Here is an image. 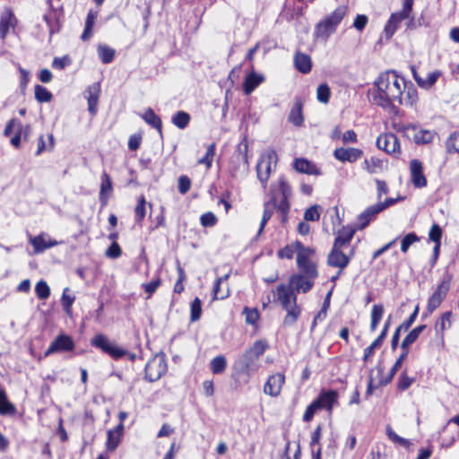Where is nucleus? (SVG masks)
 Wrapping results in <instances>:
<instances>
[{
    "label": "nucleus",
    "mask_w": 459,
    "mask_h": 459,
    "mask_svg": "<svg viewBox=\"0 0 459 459\" xmlns=\"http://www.w3.org/2000/svg\"><path fill=\"white\" fill-rule=\"evenodd\" d=\"M214 299H224L230 296L229 286L222 287V284L215 282L212 290Z\"/></svg>",
    "instance_id": "obj_56"
},
{
    "label": "nucleus",
    "mask_w": 459,
    "mask_h": 459,
    "mask_svg": "<svg viewBox=\"0 0 459 459\" xmlns=\"http://www.w3.org/2000/svg\"><path fill=\"white\" fill-rule=\"evenodd\" d=\"M289 198L281 197L280 202L276 200V210L281 214V221L282 223L287 222L288 221V213L290 211V203L288 201Z\"/></svg>",
    "instance_id": "obj_47"
},
{
    "label": "nucleus",
    "mask_w": 459,
    "mask_h": 459,
    "mask_svg": "<svg viewBox=\"0 0 459 459\" xmlns=\"http://www.w3.org/2000/svg\"><path fill=\"white\" fill-rule=\"evenodd\" d=\"M347 13L345 5L338 6L330 15L319 22L315 28V36L317 39H327L333 34Z\"/></svg>",
    "instance_id": "obj_3"
},
{
    "label": "nucleus",
    "mask_w": 459,
    "mask_h": 459,
    "mask_svg": "<svg viewBox=\"0 0 459 459\" xmlns=\"http://www.w3.org/2000/svg\"><path fill=\"white\" fill-rule=\"evenodd\" d=\"M30 243L33 246L35 254L42 253L46 249L53 247L58 244L57 241L50 239L44 233L36 237H30Z\"/></svg>",
    "instance_id": "obj_22"
},
{
    "label": "nucleus",
    "mask_w": 459,
    "mask_h": 459,
    "mask_svg": "<svg viewBox=\"0 0 459 459\" xmlns=\"http://www.w3.org/2000/svg\"><path fill=\"white\" fill-rule=\"evenodd\" d=\"M459 438V415L451 419L444 428L442 446L450 447Z\"/></svg>",
    "instance_id": "obj_14"
},
{
    "label": "nucleus",
    "mask_w": 459,
    "mask_h": 459,
    "mask_svg": "<svg viewBox=\"0 0 459 459\" xmlns=\"http://www.w3.org/2000/svg\"><path fill=\"white\" fill-rule=\"evenodd\" d=\"M294 169L300 173H305L307 175H320V170L316 168V166L311 161L299 158L294 160L293 163Z\"/></svg>",
    "instance_id": "obj_28"
},
{
    "label": "nucleus",
    "mask_w": 459,
    "mask_h": 459,
    "mask_svg": "<svg viewBox=\"0 0 459 459\" xmlns=\"http://www.w3.org/2000/svg\"><path fill=\"white\" fill-rule=\"evenodd\" d=\"M343 247H339L337 244H333L331 252L327 257V264L332 267L339 268L340 271L345 269L353 255L351 251L349 255L344 253Z\"/></svg>",
    "instance_id": "obj_10"
},
{
    "label": "nucleus",
    "mask_w": 459,
    "mask_h": 459,
    "mask_svg": "<svg viewBox=\"0 0 459 459\" xmlns=\"http://www.w3.org/2000/svg\"><path fill=\"white\" fill-rule=\"evenodd\" d=\"M124 430L122 423L118 424L115 429H109L107 433V449L114 451L119 445L120 437Z\"/></svg>",
    "instance_id": "obj_29"
},
{
    "label": "nucleus",
    "mask_w": 459,
    "mask_h": 459,
    "mask_svg": "<svg viewBox=\"0 0 459 459\" xmlns=\"http://www.w3.org/2000/svg\"><path fill=\"white\" fill-rule=\"evenodd\" d=\"M71 63L72 60L68 56L55 57L52 61V67L54 69L63 70L65 67L70 65Z\"/></svg>",
    "instance_id": "obj_60"
},
{
    "label": "nucleus",
    "mask_w": 459,
    "mask_h": 459,
    "mask_svg": "<svg viewBox=\"0 0 459 459\" xmlns=\"http://www.w3.org/2000/svg\"><path fill=\"white\" fill-rule=\"evenodd\" d=\"M91 344L101 350L104 353L108 354L111 358L118 359L125 356L127 352L126 350L117 346L111 342L106 335L102 333L96 334L91 340Z\"/></svg>",
    "instance_id": "obj_7"
},
{
    "label": "nucleus",
    "mask_w": 459,
    "mask_h": 459,
    "mask_svg": "<svg viewBox=\"0 0 459 459\" xmlns=\"http://www.w3.org/2000/svg\"><path fill=\"white\" fill-rule=\"evenodd\" d=\"M96 18H97V13L91 10L87 14L86 22H85V28L81 36V39L83 41H85L91 38V30L94 25Z\"/></svg>",
    "instance_id": "obj_44"
},
{
    "label": "nucleus",
    "mask_w": 459,
    "mask_h": 459,
    "mask_svg": "<svg viewBox=\"0 0 459 459\" xmlns=\"http://www.w3.org/2000/svg\"><path fill=\"white\" fill-rule=\"evenodd\" d=\"M105 254L107 257L116 259L121 255L122 250L117 242L114 241L112 242L110 247L106 250Z\"/></svg>",
    "instance_id": "obj_64"
},
{
    "label": "nucleus",
    "mask_w": 459,
    "mask_h": 459,
    "mask_svg": "<svg viewBox=\"0 0 459 459\" xmlns=\"http://www.w3.org/2000/svg\"><path fill=\"white\" fill-rule=\"evenodd\" d=\"M295 249L297 251V264L311 262V257L315 254L313 248L304 247L302 243L297 241L295 243Z\"/></svg>",
    "instance_id": "obj_32"
},
{
    "label": "nucleus",
    "mask_w": 459,
    "mask_h": 459,
    "mask_svg": "<svg viewBox=\"0 0 459 459\" xmlns=\"http://www.w3.org/2000/svg\"><path fill=\"white\" fill-rule=\"evenodd\" d=\"M412 73H413V78L417 82L418 85L424 89H429L430 87H432L436 83V82L437 81L438 77L441 74L440 72L434 71V72L429 74L426 79H422L418 76L414 68H412Z\"/></svg>",
    "instance_id": "obj_34"
},
{
    "label": "nucleus",
    "mask_w": 459,
    "mask_h": 459,
    "mask_svg": "<svg viewBox=\"0 0 459 459\" xmlns=\"http://www.w3.org/2000/svg\"><path fill=\"white\" fill-rule=\"evenodd\" d=\"M320 410V407L315 401H313L306 409L304 414H303V420L306 422H309L312 420L314 415L316 413V411Z\"/></svg>",
    "instance_id": "obj_62"
},
{
    "label": "nucleus",
    "mask_w": 459,
    "mask_h": 459,
    "mask_svg": "<svg viewBox=\"0 0 459 459\" xmlns=\"http://www.w3.org/2000/svg\"><path fill=\"white\" fill-rule=\"evenodd\" d=\"M273 299L279 301L287 313L283 324L285 325L295 324L300 316L301 309L297 305V295L293 289L285 284H280L273 293Z\"/></svg>",
    "instance_id": "obj_2"
},
{
    "label": "nucleus",
    "mask_w": 459,
    "mask_h": 459,
    "mask_svg": "<svg viewBox=\"0 0 459 459\" xmlns=\"http://www.w3.org/2000/svg\"><path fill=\"white\" fill-rule=\"evenodd\" d=\"M115 50L107 45L100 44L98 47V55L103 64H109L115 56Z\"/></svg>",
    "instance_id": "obj_42"
},
{
    "label": "nucleus",
    "mask_w": 459,
    "mask_h": 459,
    "mask_svg": "<svg viewBox=\"0 0 459 459\" xmlns=\"http://www.w3.org/2000/svg\"><path fill=\"white\" fill-rule=\"evenodd\" d=\"M167 371L165 359L160 354L153 356L145 366V379L149 382L157 381Z\"/></svg>",
    "instance_id": "obj_9"
},
{
    "label": "nucleus",
    "mask_w": 459,
    "mask_h": 459,
    "mask_svg": "<svg viewBox=\"0 0 459 459\" xmlns=\"http://www.w3.org/2000/svg\"><path fill=\"white\" fill-rule=\"evenodd\" d=\"M142 118L145 121L146 124L157 129L159 134L162 133V122L160 117L154 113V111L149 108L141 116Z\"/></svg>",
    "instance_id": "obj_33"
},
{
    "label": "nucleus",
    "mask_w": 459,
    "mask_h": 459,
    "mask_svg": "<svg viewBox=\"0 0 459 459\" xmlns=\"http://www.w3.org/2000/svg\"><path fill=\"white\" fill-rule=\"evenodd\" d=\"M275 208H276V195L274 194H273L270 200L268 202H265L264 204V213H263L260 227H259V230L257 232L258 235H260L263 232L267 221L272 218Z\"/></svg>",
    "instance_id": "obj_27"
},
{
    "label": "nucleus",
    "mask_w": 459,
    "mask_h": 459,
    "mask_svg": "<svg viewBox=\"0 0 459 459\" xmlns=\"http://www.w3.org/2000/svg\"><path fill=\"white\" fill-rule=\"evenodd\" d=\"M264 81L262 74L255 72L250 73L246 76L243 83V91L246 95L251 94L256 87H258Z\"/></svg>",
    "instance_id": "obj_26"
},
{
    "label": "nucleus",
    "mask_w": 459,
    "mask_h": 459,
    "mask_svg": "<svg viewBox=\"0 0 459 459\" xmlns=\"http://www.w3.org/2000/svg\"><path fill=\"white\" fill-rule=\"evenodd\" d=\"M410 172L411 182L415 187H424L427 186V178L423 174L422 162L417 159L410 162Z\"/></svg>",
    "instance_id": "obj_18"
},
{
    "label": "nucleus",
    "mask_w": 459,
    "mask_h": 459,
    "mask_svg": "<svg viewBox=\"0 0 459 459\" xmlns=\"http://www.w3.org/2000/svg\"><path fill=\"white\" fill-rule=\"evenodd\" d=\"M48 138L49 140V145L48 147H47V144H46V141H45V138H44V135L41 134L39 137V142H38V149L35 152V155L36 156H39L44 151H51L53 148H54V144H55V141H54V136L52 134H48Z\"/></svg>",
    "instance_id": "obj_50"
},
{
    "label": "nucleus",
    "mask_w": 459,
    "mask_h": 459,
    "mask_svg": "<svg viewBox=\"0 0 459 459\" xmlns=\"http://www.w3.org/2000/svg\"><path fill=\"white\" fill-rule=\"evenodd\" d=\"M358 230L357 225L355 227H342V229L338 231V235L335 238L333 244H337L339 247L343 248L349 247L351 241Z\"/></svg>",
    "instance_id": "obj_24"
},
{
    "label": "nucleus",
    "mask_w": 459,
    "mask_h": 459,
    "mask_svg": "<svg viewBox=\"0 0 459 459\" xmlns=\"http://www.w3.org/2000/svg\"><path fill=\"white\" fill-rule=\"evenodd\" d=\"M363 169L370 174H377L383 169V161L376 157L366 159L363 162Z\"/></svg>",
    "instance_id": "obj_40"
},
{
    "label": "nucleus",
    "mask_w": 459,
    "mask_h": 459,
    "mask_svg": "<svg viewBox=\"0 0 459 459\" xmlns=\"http://www.w3.org/2000/svg\"><path fill=\"white\" fill-rule=\"evenodd\" d=\"M316 279L308 278L305 275L294 274L290 279V286L294 292L306 293L314 286Z\"/></svg>",
    "instance_id": "obj_19"
},
{
    "label": "nucleus",
    "mask_w": 459,
    "mask_h": 459,
    "mask_svg": "<svg viewBox=\"0 0 459 459\" xmlns=\"http://www.w3.org/2000/svg\"><path fill=\"white\" fill-rule=\"evenodd\" d=\"M200 222L203 227H213L217 223V217L212 212L201 215Z\"/></svg>",
    "instance_id": "obj_58"
},
{
    "label": "nucleus",
    "mask_w": 459,
    "mask_h": 459,
    "mask_svg": "<svg viewBox=\"0 0 459 459\" xmlns=\"http://www.w3.org/2000/svg\"><path fill=\"white\" fill-rule=\"evenodd\" d=\"M426 328L425 325H419L412 329L403 340L401 348L403 351H408V348L410 345H411L413 342L417 341L420 334L423 332V330Z\"/></svg>",
    "instance_id": "obj_36"
},
{
    "label": "nucleus",
    "mask_w": 459,
    "mask_h": 459,
    "mask_svg": "<svg viewBox=\"0 0 459 459\" xmlns=\"http://www.w3.org/2000/svg\"><path fill=\"white\" fill-rule=\"evenodd\" d=\"M298 268L300 272V275H305L308 278L316 279L318 276V272L316 269V265L311 261L308 263H303L300 264H297Z\"/></svg>",
    "instance_id": "obj_43"
},
{
    "label": "nucleus",
    "mask_w": 459,
    "mask_h": 459,
    "mask_svg": "<svg viewBox=\"0 0 459 459\" xmlns=\"http://www.w3.org/2000/svg\"><path fill=\"white\" fill-rule=\"evenodd\" d=\"M414 131L413 139L414 142L418 144H425L429 143L434 139V133L429 130H417L416 127L412 126Z\"/></svg>",
    "instance_id": "obj_39"
},
{
    "label": "nucleus",
    "mask_w": 459,
    "mask_h": 459,
    "mask_svg": "<svg viewBox=\"0 0 459 459\" xmlns=\"http://www.w3.org/2000/svg\"><path fill=\"white\" fill-rule=\"evenodd\" d=\"M377 146L388 154L398 155L401 152L398 137L392 133L380 134L377 139Z\"/></svg>",
    "instance_id": "obj_12"
},
{
    "label": "nucleus",
    "mask_w": 459,
    "mask_h": 459,
    "mask_svg": "<svg viewBox=\"0 0 459 459\" xmlns=\"http://www.w3.org/2000/svg\"><path fill=\"white\" fill-rule=\"evenodd\" d=\"M302 108L303 104L301 100H297L289 114V121L296 126H300L303 125L304 117L302 113Z\"/></svg>",
    "instance_id": "obj_31"
},
{
    "label": "nucleus",
    "mask_w": 459,
    "mask_h": 459,
    "mask_svg": "<svg viewBox=\"0 0 459 459\" xmlns=\"http://www.w3.org/2000/svg\"><path fill=\"white\" fill-rule=\"evenodd\" d=\"M248 170L247 144L244 143L238 146L230 161V173L237 178L245 175Z\"/></svg>",
    "instance_id": "obj_6"
},
{
    "label": "nucleus",
    "mask_w": 459,
    "mask_h": 459,
    "mask_svg": "<svg viewBox=\"0 0 459 459\" xmlns=\"http://www.w3.org/2000/svg\"><path fill=\"white\" fill-rule=\"evenodd\" d=\"M361 150L357 148H337L333 152V156L336 160L342 162H354L362 156Z\"/></svg>",
    "instance_id": "obj_20"
},
{
    "label": "nucleus",
    "mask_w": 459,
    "mask_h": 459,
    "mask_svg": "<svg viewBox=\"0 0 459 459\" xmlns=\"http://www.w3.org/2000/svg\"><path fill=\"white\" fill-rule=\"evenodd\" d=\"M418 241L420 238L414 232L406 234L401 241V251L406 253L410 247Z\"/></svg>",
    "instance_id": "obj_52"
},
{
    "label": "nucleus",
    "mask_w": 459,
    "mask_h": 459,
    "mask_svg": "<svg viewBox=\"0 0 459 459\" xmlns=\"http://www.w3.org/2000/svg\"><path fill=\"white\" fill-rule=\"evenodd\" d=\"M331 91L327 83H321L316 89V99L319 102L326 104L329 102Z\"/></svg>",
    "instance_id": "obj_49"
},
{
    "label": "nucleus",
    "mask_w": 459,
    "mask_h": 459,
    "mask_svg": "<svg viewBox=\"0 0 459 459\" xmlns=\"http://www.w3.org/2000/svg\"><path fill=\"white\" fill-rule=\"evenodd\" d=\"M100 202L102 205H106L109 195L113 191L112 180L107 172H103L100 177Z\"/></svg>",
    "instance_id": "obj_25"
},
{
    "label": "nucleus",
    "mask_w": 459,
    "mask_h": 459,
    "mask_svg": "<svg viewBox=\"0 0 459 459\" xmlns=\"http://www.w3.org/2000/svg\"><path fill=\"white\" fill-rule=\"evenodd\" d=\"M338 393L335 390H329L322 392L319 396L315 400L316 404L321 409H326L329 412L333 410V405L336 403Z\"/></svg>",
    "instance_id": "obj_23"
},
{
    "label": "nucleus",
    "mask_w": 459,
    "mask_h": 459,
    "mask_svg": "<svg viewBox=\"0 0 459 459\" xmlns=\"http://www.w3.org/2000/svg\"><path fill=\"white\" fill-rule=\"evenodd\" d=\"M269 345L265 340H257L254 342L253 346L250 347L247 351L251 355L260 358L261 355L268 349Z\"/></svg>",
    "instance_id": "obj_46"
},
{
    "label": "nucleus",
    "mask_w": 459,
    "mask_h": 459,
    "mask_svg": "<svg viewBox=\"0 0 459 459\" xmlns=\"http://www.w3.org/2000/svg\"><path fill=\"white\" fill-rule=\"evenodd\" d=\"M320 218L319 206L313 205L306 210L304 219L307 221H316Z\"/></svg>",
    "instance_id": "obj_59"
},
{
    "label": "nucleus",
    "mask_w": 459,
    "mask_h": 459,
    "mask_svg": "<svg viewBox=\"0 0 459 459\" xmlns=\"http://www.w3.org/2000/svg\"><path fill=\"white\" fill-rule=\"evenodd\" d=\"M202 314V302L199 298H195L191 303V321H197Z\"/></svg>",
    "instance_id": "obj_57"
},
{
    "label": "nucleus",
    "mask_w": 459,
    "mask_h": 459,
    "mask_svg": "<svg viewBox=\"0 0 459 459\" xmlns=\"http://www.w3.org/2000/svg\"><path fill=\"white\" fill-rule=\"evenodd\" d=\"M17 19L9 7H5L0 15V38L4 39L10 31L15 30Z\"/></svg>",
    "instance_id": "obj_15"
},
{
    "label": "nucleus",
    "mask_w": 459,
    "mask_h": 459,
    "mask_svg": "<svg viewBox=\"0 0 459 459\" xmlns=\"http://www.w3.org/2000/svg\"><path fill=\"white\" fill-rule=\"evenodd\" d=\"M382 212V207L378 203L367 207L357 218V229H365L371 221H375L377 215Z\"/></svg>",
    "instance_id": "obj_17"
},
{
    "label": "nucleus",
    "mask_w": 459,
    "mask_h": 459,
    "mask_svg": "<svg viewBox=\"0 0 459 459\" xmlns=\"http://www.w3.org/2000/svg\"><path fill=\"white\" fill-rule=\"evenodd\" d=\"M451 317V311H446L441 315L440 318L437 321L435 325L437 334L441 335V337H443L444 332L446 329H449L452 325Z\"/></svg>",
    "instance_id": "obj_35"
},
{
    "label": "nucleus",
    "mask_w": 459,
    "mask_h": 459,
    "mask_svg": "<svg viewBox=\"0 0 459 459\" xmlns=\"http://www.w3.org/2000/svg\"><path fill=\"white\" fill-rule=\"evenodd\" d=\"M369 100L385 110L394 112L399 106H411L417 100V91L404 77L394 70L385 71L368 91Z\"/></svg>",
    "instance_id": "obj_1"
},
{
    "label": "nucleus",
    "mask_w": 459,
    "mask_h": 459,
    "mask_svg": "<svg viewBox=\"0 0 459 459\" xmlns=\"http://www.w3.org/2000/svg\"><path fill=\"white\" fill-rule=\"evenodd\" d=\"M278 156L274 150L269 149L263 152L256 165V176L261 182L262 187L265 189L271 173L275 169Z\"/></svg>",
    "instance_id": "obj_5"
},
{
    "label": "nucleus",
    "mask_w": 459,
    "mask_h": 459,
    "mask_svg": "<svg viewBox=\"0 0 459 459\" xmlns=\"http://www.w3.org/2000/svg\"><path fill=\"white\" fill-rule=\"evenodd\" d=\"M413 4L414 0H403L402 9L399 12L391 14L384 29L386 39L392 38V36L395 33L396 30L398 29V25L401 22L404 20H409L407 25L408 28L412 26L413 18L411 17V13Z\"/></svg>",
    "instance_id": "obj_4"
},
{
    "label": "nucleus",
    "mask_w": 459,
    "mask_h": 459,
    "mask_svg": "<svg viewBox=\"0 0 459 459\" xmlns=\"http://www.w3.org/2000/svg\"><path fill=\"white\" fill-rule=\"evenodd\" d=\"M227 361L224 356H217L211 361V370L213 374H221L225 371Z\"/></svg>",
    "instance_id": "obj_48"
},
{
    "label": "nucleus",
    "mask_w": 459,
    "mask_h": 459,
    "mask_svg": "<svg viewBox=\"0 0 459 459\" xmlns=\"http://www.w3.org/2000/svg\"><path fill=\"white\" fill-rule=\"evenodd\" d=\"M15 411V406L7 400L4 390L0 387V414L13 415Z\"/></svg>",
    "instance_id": "obj_37"
},
{
    "label": "nucleus",
    "mask_w": 459,
    "mask_h": 459,
    "mask_svg": "<svg viewBox=\"0 0 459 459\" xmlns=\"http://www.w3.org/2000/svg\"><path fill=\"white\" fill-rule=\"evenodd\" d=\"M384 315V306L382 304H376L373 306L371 310V322L370 330L375 332L377 328Z\"/></svg>",
    "instance_id": "obj_41"
},
{
    "label": "nucleus",
    "mask_w": 459,
    "mask_h": 459,
    "mask_svg": "<svg viewBox=\"0 0 459 459\" xmlns=\"http://www.w3.org/2000/svg\"><path fill=\"white\" fill-rule=\"evenodd\" d=\"M285 383V376L281 373H276L268 377L264 385V393L272 397L280 395L282 385Z\"/></svg>",
    "instance_id": "obj_16"
},
{
    "label": "nucleus",
    "mask_w": 459,
    "mask_h": 459,
    "mask_svg": "<svg viewBox=\"0 0 459 459\" xmlns=\"http://www.w3.org/2000/svg\"><path fill=\"white\" fill-rule=\"evenodd\" d=\"M35 292L39 299H47L50 295V289L45 281H39L35 286Z\"/></svg>",
    "instance_id": "obj_53"
},
{
    "label": "nucleus",
    "mask_w": 459,
    "mask_h": 459,
    "mask_svg": "<svg viewBox=\"0 0 459 459\" xmlns=\"http://www.w3.org/2000/svg\"><path fill=\"white\" fill-rule=\"evenodd\" d=\"M214 154L215 143H211L207 147L205 155L198 160V163L205 165L207 169L211 168Z\"/></svg>",
    "instance_id": "obj_55"
},
{
    "label": "nucleus",
    "mask_w": 459,
    "mask_h": 459,
    "mask_svg": "<svg viewBox=\"0 0 459 459\" xmlns=\"http://www.w3.org/2000/svg\"><path fill=\"white\" fill-rule=\"evenodd\" d=\"M146 215V200L143 195H141L137 200V204L134 208V220L135 222L140 224Z\"/></svg>",
    "instance_id": "obj_45"
},
{
    "label": "nucleus",
    "mask_w": 459,
    "mask_h": 459,
    "mask_svg": "<svg viewBox=\"0 0 459 459\" xmlns=\"http://www.w3.org/2000/svg\"><path fill=\"white\" fill-rule=\"evenodd\" d=\"M35 99L39 102H49L52 100V94L48 89L41 85L35 86Z\"/></svg>",
    "instance_id": "obj_51"
},
{
    "label": "nucleus",
    "mask_w": 459,
    "mask_h": 459,
    "mask_svg": "<svg viewBox=\"0 0 459 459\" xmlns=\"http://www.w3.org/2000/svg\"><path fill=\"white\" fill-rule=\"evenodd\" d=\"M383 342H384V340H382L379 337H377L368 347H367L364 350L363 360L367 361L368 359V358L370 356H372V354L374 353L375 350L379 348L382 345Z\"/></svg>",
    "instance_id": "obj_63"
},
{
    "label": "nucleus",
    "mask_w": 459,
    "mask_h": 459,
    "mask_svg": "<svg viewBox=\"0 0 459 459\" xmlns=\"http://www.w3.org/2000/svg\"><path fill=\"white\" fill-rule=\"evenodd\" d=\"M86 99L88 101V110L91 115H95L98 109L99 98L100 94V85L99 82L92 83L86 90Z\"/></svg>",
    "instance_id": "obj_21"
},
{
    "label": "nucleus",
    "mask_w": 459,
    "mask_h": 459,
    "mask_svg": "<svg viewBox=\"0 0 459 459\" xmlns=\"http://www.w3.org/2000/svg\"><path fill=\"white\" fill-rule=\"evenodd\" d=\"M69 291H70L69 288H65L63 291V295H62V299H61L63 308L67 314H71L72 305L75 299L74 296L68 294Z\"/></svg>",
    "instance_id": "obj_54"
},
{
    "label": "nucleus",
    "mask_w": 459,
    "mask_h": 459,
    "mask_svg": "<svg viewBox=\"0 0 459 459\" xmlns=\"http://www.w3.org/2000/svg\"><path fill=\"white\" fill-rule=\"evenodd\" d=\"M442 229L438 224H433L429 232V238L434 243H441Z\"/></svg>",
    "instance_id": "obj_61"
},
{
    "label": "nucleus",
    "mask_w": 459,
    "mask_h": 459,
    "mask_svg": "<svg viewBox=\"0 0 459 459\" xmlns=\"http://www.w3.org/2000/svg\"><path fill=\"white\" fill-rule=\"evenodd\" d=\"M294 65L296 69L302 74H308L312 68L310 56L301 52H298L294 56Z\"/></svg>",
    "instance_id": "obj_30"
},
{
    "label": "nucleus",
    "mask_w": 459,
    "mask_h": 459,
    "mask_svg": "<svg viewBox=\"0 0 459 459\" xmlns=\"http://www.w3.org/2000/svg\"><path fill=\"white\" fill-rule=\"evenodd\" d=\"M190 115L186 111H178L171 117V123L179 129L187 127L190 122Z\"/></svg>",
    "instance_id": "obj_38"
},
{
    "label": "nucleus",
    "mask_w": 459,
    "mask_h": 459,
    "mask_svg": "<svg viewBox=\"0 0 459 459\" xmlns=\"http://www.w3.org/2000/svg\"><path fill=\"white\" fill-rule=\"evenodd\" d=\"M235 367L241 373L251 376L260 368L259 359L245 351L236 361Z\"/></svg>",
    "instance_id": "obj_11"
},
{
    "label": "nucleus",
    "mask_w": 459,
    "mask_h": 459,
    "mask_svg": "<svg viewBox=\"0 0 459 459\" xmlns=\"http://www.w3.org/2000/svg\"><path fill=\"white\" fill-rule=\"evenodd\" d=\"M74 342L73 339L66 334H59L49 345L48 350L45 351V356L48 357L56 352H67L72 351L74 349Z\"/></svg>",
    "instance_id": "obj_13"
},
{
    "label": "nucleus",
    "mask_w": 459,
    "mask_h": 459,
    "mask_svg": "<svg viewBox=\"0 0 459 459\" xmlns=\"http://www.w3.org/2000/svg\"><path fill=\"white\" fill-rule=\"evenodd\" d=\"M452 274H446L440 283L437 285L435 291L429 297L427 305V310L429 313L434 312L446 299L452 281Z\"/></svg>",
    "instance_id": "obj_8"
}]
</instances>
